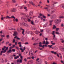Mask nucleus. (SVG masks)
I'll use <instances>...</instances> for the list:
<instances>
[{"label": "nucleus", "instance_id": "nucleus-1", "mask_svg": "<svg viewBox=\"0 0 64 64\" xmlns=\"http://www.w3.org/2000/svg\"><path fill=\"white\" fill-rule=\"evenodd\" d=\"M13 18V19H15V17H14V16H12L11 17H10L9 16H6V17H2L1 18V20H4V19H5V18H6V19H8V18Z\"/></svg>", "mask_w": 64, "mask_h": 64}, {"label": "nucleus", "instance_id": "nucleus-2", "mask_svg": "<svg viewBox=\"0 0 64 64\" xmlns=\"http://www.w3.org/2000/svg\"><path fill=\"white\" fill-rule=\"evenodd\" d=\"M20 58L21 60H17V62H19L20 63H22V58H23V56H20Z\"/></svg>", "mask_w": 64, "mask_h": 64}, {"label": "nucleus", "instance_id": "nucleus-3", "mask_svg": "<svg viewBox=\"0 0 64 64\" xmlns=\"http://www.w3.org/2000/svg\"><path fill=\"white\" fill-rule=\"evenodd\" d=\"M58 2H53V4L52 5V6L51 7H50V8L52 9H53V8H54V4H57V3H58Z\"/></svg>", "mask_w": 64, "mask_h": 64}, {"label": "nucleus", "instance_id": "nucleus-4", "mask_svg": "<svg viewBox=\"0 0 64 64\" xmlns=\"http://www.w3.org/2000/svg\"><path fill=\"white\" fill-rule=\"evenodd\" d=\"M61 20L60 19H58L54 21V22L55 23H56L57 22L60 23V22H61Z\"/></svg>", "mask_w": 64, "mask_h": 64}, {"label": "nucleus", "instance_id": "nucleus-5", "mask_svg": "<svg viewBox=\"0 0 64 64\" xmlns=\"http://www.w3.org/2000/svg\"><path fill=\"white\" fill-rule=\"evenodd\" d=\"M49 44V42L48 41H46V42L45 40L43 42V44H46V45H48Z\"/></svg>", "mask_w": 64, "mask_h": 64}, {"label": "nucleus", "instance_id": "nucleus-6", "mask_svg": "<svg viewBox=\"0 0 64 64\" xmlns=\"http://www.w3.org/2000/svg\"><path fill=\"white\" fill-rule=\"evenodd\" d=\"M39 44H40V45H39V47H42L43 48H44V45L42 46L41 44V42H40L39 43Z\"/></svg>", "mask_w": 64, "mask_h": 64}, {"label": "nucleus", "instance_id": "nucleus-7", "mask_svg": "<svg viewBox=\"0 0 64 64\" xmlns=\"http://www.w3.org/2000/svg\"><path fill=\"white\" fill-rule=\"evenodd\" d=\"M21 14L22 15H24V16H29L28 14H26L23 13H22Z\"/></svg>", "mask_w": 64, "mask_h": 64}, {"label": "nucleus", "instance_id": "nucleus-8", "mask_svg": "<svg viewBox=\"0 0 64 64\" xmlns=\"http://www.w3.org/2000/svg\"><path fill=\"white\" fill-rule=\"evenodd\" d=\"M29 3L31 4H32L33 6H35V4L34 3H33L32 1H30L29 2Z\"/></svg>", "mask_w": 64, "mask_h": 64}, {"label": "nucleus", "instance_id": "nucleus-9", "mask_svg": "<svg viewBox=\"0 0 64 64\" xmlns=\"http://www.w3.org/2000/svg\"><path fill=\"white\" fill-rule=\"evenodd\" d=\"M18 35V33L17 32H15L14 33V34H13V36H16V35Z\"/></svg>", "mask_w": 64, "mask_h": 64}, {"label": "nucleus", "instance_id": "nucleus-10", "mask_svg": "<svg viewBox=\"0 0 64 64\" xmlns=\"http://www.w3.org/2000/svg\"><path fill=\"white\" fill-rule=\"evenodd\" d=\"M30 16H33V12L32 11H30L29 14Z\"/></svg>", "mask_w": 64, "mask_h": 64}, {"label": "nucleus", "instance_id": "nucleus-11", "mask_svg": "<svg viewBox=\"0 0 64 64\" xmlns=\"http://www.w3.org/2000/svg\"><path fill=\"white\" fill-rule=\"evenodd\" d=\"M11 12H16V9L15 8H14L11 10Z\"/></svg>", "mask_w": 64, "mask_h": 64}, {"label": "nucleus", "instance_id": "nucleus-12", "mask_svg": "<svg viewBox=\"0 0 64 64\" xmlns=\"http://www.w3.org/2000/svg\"><path fill=\"white\" fill-rule=\"evenodd\" d=\"M51 53L52 54H54V55H56V54H57V52H55L53 51H51Z\"/></svg>", "mask_w": 64, "mask_h": 64}, {"label": "nucleus", "instance_id": "nucleus-13", "mask_svg": "<svg viewBox=\"0 0 64 64\" xmlns=\"http://www.w3.org/2000/svg\"><path fill=\"white\" fill-rule=\"evenodd\" d=\"M19 58V56H16L14 58V59H17Z\"/></svg>", "mask_w": 64, "mask_h": 64}, {"label": "nucleus", "instance_id": "nucleus-14", "mask_svg": "<svg viewBox=\"0 0 64 64\" xmlns=\"http://www.w3.org/2000/svg\"><path fill=\"white\" fill-rule=\"evenodd\" d=\"M18 8L19 9H22V8H23V7H22V6H18Z\"/></svg>", "mask_w": 64, "mask_h": 64}, {"label": "nucleus", "instance_id": "nucleus-15", "mask_svg": "<svg viewBox=\"0 0 64 64\" xmlns=\"http://www.w3.org/2000/svg\"><path fill=\"white\" fill-rule=\"evenodd\" d=\"M48 59H50V60H52V56H50L49 58H48Z\"/></svg>", "mask_w": 64, "mask_h": 64}, {"label": "nucleus", "instance_id": "nucleus-16", "mask_svg": "<svg viewBox=\"0 0 64 64\" xmlns=\"http://www.w3.org/2000/svg\"><path fill=\"white\" fill-rule=\"evenodd\" d=\"M20 50H21L22 51V52H24V50L23 49V48H20Z\"/></svg>", "mask_w": 64, "mask_h": 64}, {"label": "nucleus", "instance_id": "nucleus-17", "mask_svg": "<svg viewBox=\"0 0 64 64\" xmlns=\"http://www.w3.org/2000/svg\"><path fill=\"white\" fill-rule=\"evenodd\" d=\"M12 52L11 49H10L8 51V53H11Z\"/></svg>", "mask_w": 64, "mask_h": 64}, {"label": "nucleus", "instance_id": "nucleus-18", "mask_svg": "<svg viewBox=\"0 0 64 64\" xmlns=\"http://www.w3.org/2000/svg\"><path fill=\"white\" fill-rule=\"evenodd\" d=\"M39 15L40 16H45L43 14H40Z\"/></svg>", "mask_w": 64, "mask_h": 64}, {"label": "nucleus", "instance_id": "nucleus-19", "mask_svg": "<svg viewBox=\"0 0 64 64\" xmlns=\"http://www.w3.org/2000/svg\"><path fill=\"white\" fill-rule=\"evenodd\" d=\"M48 46L50 47V48H52V46H53V45H48Z\"/></svg>", "mask_w": 64, "mask_h": 64}, {"label": "nucleus", "instance_id": "nucleus-20", "mask_svg": "<svg viewBox=\"0 0 64 64\" xmlns=\"http://www.w3.org/2000/svg\"><path fill=\"white\" fill-rule=\"evenodd\" d=\"M0 36L1 37H5V36L4 35H0Z\"/></svg>", "mask_w": 64, "mask_h": 64}, {"label": "nucleus", "instance_id": "nucleus-21", "mask_svg": "<svg viewBox=\"0 0 64 64\" xmlns=\"http://www.w3.org/2000/svg\"><path fill=\"white\" fill-rule=\"evenodd\" d=\"M23 31L22 32V34H23V35L24 36V35H25V34H24V32H25V31L24 30H22Z\"/></svg>", "mask_w": 64, "mask_h": 64}, {"label": "nucleus", "instance_id": "nucleus-22", "mask_svg": "<svg viewBox=\"0 0 64 64\" xmlns=\"http://www.w3.org/2000/svg\"><path fill=\"white\" fill-rule=\"evenodd\" d=\"M26 27H29V25L28 24H26Z\"/></svg>", "mask_w": 64, "mask_h": 64}, {"label": "nucleus", "instance_id": "nucleus-23", "mask_svg": "<svg viewBox=\"0 0 64 64\" xmlns=\"http://www.w3.org/2000/svg\"><path fill=\"white\" fill-rule=\"evenodd\" d=\"M56 34H57L58 35V34H60L58 32H56Z\"/></svg>", "mask_w": 64, "mask_h": 64}, {"label": "nucleus", "instance_id": "nucleus-24", "mask_svg": "<svg viewBox=\"0 0 64 64\" xmlns=\"http://www.w3.org/2000/svg\"><path fill=\"white\" fill-rule=\"evenodd\" d=\"M27 21H28V22H30V21H31V20H30V19L29 18H28V19L27 20Z\"/></svg>", "mask_w": 64, "mask_h": 64}, {"label": "nucleus", "instance_id": "nucleus-25", "mask_svg": "<svg viewBox=\"0 0 64 64\" xmlns=\"http://www.w3.org/2000/svg\"><path fill=\"white\" fill-rule=\"evenodd\" d=\"M56 28V26H55V25H54V27L53 28V29H55Z\"/></svg>", "mask_w": 64, "mask_h": 64}, {"label": "nucleus", "instance_id": "nucleus-26", "mask_svg": "<svg viewBox=\"0 0 64 64\" xmlns=\"http://www.w3.org/2000/svg\"><path fill=\"white\" fill-rule=\"evenodd\" d=\"M61 6H62V8L64 9V4H62L61 5Z\"/></svg>", "mask_w": 64, "mask_h": 64}, {"label": "nucleus", "instance_id": "nucleus-27", "mask_svg": "<svg viewBox=\"0 0 64 64\" xmlns=\"http://www.w3.org/2000/svg\"><path fill=\"white\" fill-rule=\"evenodd\" d=\"M60 14L61 15H63L64 14V12H61Z\"/></svg>", "mask_w": 64, "mask_h": 64}, {"label": "nucleus", "instance_id": "nucleus-28", "mask_svg": "<svg viewBox=\"0 0 64 64\" xmlns=\"http://www.w3.org/2000/svg\"><path fill=\"white\" fill-rule=\"evenodd\" d=\"M44 9H47V11H48V8L46 7V8H44Z\"/></svg>", "mask_w": 64, "mask_h": 64}, {"label": "nucleus", "instance_id": "nucleus-29", "mask_svg": "<svg viewBox=\"0 0 64 64\" xmlns=\"http://www.w3.org/2000/svg\"><path fill=\"white\" fill-rule=\"evenodd\" d=\"M38 22H39L38 20H36L35 21V23H38Z\"/></svg>", "mask_w": 64, "mask_h": 64}, {"label": "nucleus", "instance_id": "nucleus-30", "mask_svg": "<svg viewBox=\"0 0 64 64\" xmlns=\"http://www.w3.org/2000/svg\"><path fill=\"white\" fill-rule=\"evenodd\" d=\"M56 54L57 56L58 57V58H60V56H59V54H57L56 53Z\"/></svg>", "mask_w": 64, "mask_h": 64}, {"label": "nucleus", "instance_id": "nucleus-31", "mask_svg": "<svg viewBox=\"0 0 64 64\" xmlns=\"http://www.w3.org/2000/svg\"><path fill=\"white\" fill-rule=\"evenodd\" d=\"M27 53H28V52H24V55H26V54H27Z\"/></svg>", "mask_w": 64, "mask_h": 64}, {"label": "nucleus", "instance_id": "nucleus-32", "mask_svg": "<svg viewBox=\"0 0 64 64\" xmlns=\"http://www.w3.org/2000/svg\"><path fill=\"white\" fill-rule=\"evenodd\" d=\"M55 34V32L54 31H53L52 32V35H54Z\"/></svg>", "mask_w": 64, "mask_h": 64}, {"label": "nucleus", "instance_id": "nucleus-33", "mask_svg": "<svg viewBox=\"0 0 64 64\" xmlns=\"http://www.w3.org/2000/svg\"><path fill=\"white\" fill-rule=\"evenodd\" d=\"M28 44V42H25L24 44H25V45H27V44Z\"/></svg>", "mask_w": 64, "mask_h": 64}, {"label": "nucleus", "instance_id": "nucleus-34", "mask_svg": "<svg viewBox=\"0 0 64 64\" xmlns=\"http://www.w3.org/2000/svg\"><path fill=\"white\" fill-rule=\"evenodd\" d=\"M24 9L25 10H26V11L27 10V8L25 6L24 7Z\"/></svg>", "mask_w": 64, "mask_h": 64}, {"label": "nucleus", "instance_id": "nucleus-35", "mask_svg": "<svg viewBox=\"0 0 64 64\" xmlns=\"http://www.w3.org/2000/svg\"><path fill=\"white\" fill-rule=\"evenodd\" d=\"M26 24L24 22L23 23V24L24 25V26H26Z\"/></svg>", "mask_w": 64, "mask_h": 64}, {"label": "nucleus", "instance_id": "nucleus-36", "mask_svg": "<svg viewBox=\"0 0 64 64\" xmlns=\"http://www.w3.org/2000/svg\"><path fill=\"white\" fill-rule=\"evenodd\" d=\"M1 54H0V55H2V53H3V51H1Z\"/></svg>", "mask_w": 64, "mask_h": 64}, {"label": "nucleus", "instance_id": "nucleus-37", "mask_svg": "<svg viewBox=\"0 0 64 64\" xmlns=\"http://www.w3.org/2000/svg\"><path fill=\"white\" fill-rule=\"evenodd\" d=\"M2 63H4V61L3 60V59L2 58Z\"/></svg>", "mask_w": 64, "mask_h": 64}, {"label": "nucleus", "instance_id": "nucleus-38", "mask_svg": "<svg viewBox=\"0 0 64 64\" xmlns=\"http://www.w3.org/2000/svg\"><path fill=\"white\" fill-rule=\"evenodd\" d=\"M60 18H64V16H60Z\"/></svg>", "mask_w": 64, "mask_h": 64}, {"label": "nucleus", "instance_id": "nucleus-39", "mask_svg": "<svg viewBox=\"0 0 64 64\" xmlns=\"http://www.w3.org/2000/svg\"><path fill=\"white\" fill-rule=\"evenodd\" d=\"M20 48H23V46H22V45L21 44H20Z\"/></svg>", "mask_w": 64, "mask_h": 64}, {"label": "nucleus", "instance_id": "nucleus-40", "mask_svg": "<svg viewBox=\"0 0 64 64\" xmlns=\"http://www.w3.org/2000/svg\"><path fill=\"white\" fill-rule=\"evenodd\" d=\"M12 52H15V50L14 49H13L12 50Z\"/></svg>", "mask_w": 64, "mask_h": 64}, {"label": "nucleus", "instance_id": "nucleus-41", "mask_svg": "<svg viewBox=\"0 0 64 64\" xmlns=\"http://www.w3.org/2000/svg\"><path fill=\"white\" fill-rule=\"evenodd\" d=\"M15 2H16V1H15V0H12V2L13 3H15Z\"/></svg>", "mask_w": 64, "mask_h": 64}, {"label": "nucleus", "instance_id": "nucleus-42", "mask_svg": "<svg viewBox=\"0 0 64 64\" xmlns=\"http://www.w3.org/2000/svg\"><path fill=\"white\" fill-rule=\"evenodd\" d=\"M24 60L25 62H27V59L26 58H24Z\"/></svg>", "mask_w": 64, "mask_h": 64}, {"label": "nucleus", "instance_id": "nucleus-43", "mask_svg": "<svg viewBox=\"0 0 64 64\" xmlns=\"http://www.w3.org/2000/svg\"><path fill=\"white\" fill-rule=\"evenodd\" d=\"M15 39H13V43H15Z\"/></svg>", "mask_w": 64, "mask_h": 64}, {"label": "nucleus", "instance_id": "nucleus-44", "mask_svg": "<svg viewBox=\"0 0 64 64\" xmlns=\"http://www.w3.org/2000/svg\"><path fill=\"white\" fill-rule=\"evenodd\" d=\"M58 30H59V28H56V31H58Z\"/></svg>", "mask_w": 64, "mask_h": 64}, {"label": "nucleus", "instance_id": "nucleus-45", "mask_svg": "<svg viewBox=\"0 0 64 64\" xmlns=\"http://www.w3.org/2000/svg\"><path fill=\"white\" fill-rule=\"evenodd\" d=\"M31 59V58L30 57H28L27 59Z\"/></svg>", "mask_w": 64, "mask_h": 64}, {"label": "nucleus", "instance_id": "nucleus-46", "mask_svg": "<svg viewBox=\"0 0 64 64\" xmlns=\"http://www.w3.org/2000/svg\"><path fill=\"white\" fill-rule=\"evenodd\" d=\"M54 12H55V10H54V11H52L51 12V13H53Z\"/></svg>", "mask_w": 64, "mask_h": 64}, {"label": "nucleus", "instance_id": "nucleus-47", "mask_svg": "<svg viewBox=\"0 0 64 64\" xmlns=\"http://www.w3.org/2000/svg\"><path fill=\"white\" fill-rule=\"evenodd\" d=\"M12 45V44H8V46H11Z\"/></svg>", "mask_w": 64, "mask_h": 64}, {"label": "nucleus", "instance_id": "nucleus-48", "mask_svg": "<svg viewBox=\"0 0 64 64\" xmlns=\"http://www.w3.org/2000/svg\"><path fill=\"white\" fill-rule=\"evenodd\" d=\"M20 30H22V31H23L24 30V29H23V28H21L20 29Z\"/></svg>", "mask_w": 64, "mask_h": 64}, {"label": "nucleus", "instance_id": "nucleus-49", "mask_svg": "<svg viewBox=\"0 0 64 64\" xmlns=\"http://www.w3.org/2000/svg\"><path fill=\"white\" fill-rule=\"evenodd\" d=\"M46 6H47V7H50V6L49 5L46 4Z\"/></svg>", "mask_w": 64, "mask_h": 64}, {"label": "nucleus", "instance_id": "nucleus-50", "mask_svg": "<svg viewBox=\"0 0 64 64\" xmlns=\"http://www.w3.org/2000/svg\"><path fill=\"white\" fill-rule=\"evenodd\" d=\"M17 30L18 31H20V29L19 28H18L17 29Z\"/></svg>", "mask_w": 64, "mask_h": 64}, {"label": "nucleus", "instance_id": "nucleus-51", "mask_svg": "<svg viewBox=\"0 0 64 64\" xmlns=\"http://www.w3.org/2000/svg\"><path fill=\"white\" fill-rule=\"evenodd\" d=\"M31 24L32 25H33V24H34V23H33V22L32 21L31 22Z\"/></svg>", "mask_w": 64, "mask_h": 64}, {"label": "nucleus", "instance_id": "nucleus-52", "mask_svg": "<svg viewBox=\"0 0 64 64\" xmlns=\"http://www.w3.org/2000/svg\"><path fill=\"white\" fill-rule=\"evenodd\" d=\"M40 31V32H43L44 31L43 30H41Z\"/></svg>", "mask_w": 64, "mask_h": 64}, {"label": "nucleus", "instance_id": "nucleus-53", "mask_svg": "<svg viewBox=\"0 0 64 64\" xmlns=\"http://www.w3.org/2000/svg\"><path fill=\"white\" fill-rule=\"evenodd\" d=\"M21 44V43L20 42H19L18 43V44H19V45H20Z\"/></svg>", "mask_w": 64, "mask_h": 64}, {"label": "nucleus", "instance_id": "nucleus-54", "mask_svg": "<svg viewBox=\"0 0 64 64\" xmlns=\"http://www.w3.org/2000/svg\"><path fill=\"white\" fill-rule=\"evenodd\" d=\"M6 50H4V52H3V53H5V52H6Z\"/></svg>", "mask_w": 64, "mask_h": 64}, {"label": "nucleus", "instance_id": "nucleus-55", "mask_svg": "<svg viewBox=\"0 0 64 64\" xmlns=\"http://www.w3.org/2000/svg\"><path fill=\"white\" fill-rule=\"evenodd\" d=\"M16 49H17L18 50L19 49V48H18V47L17 46H16Z\"/></svg>", "mask_w": 64, "mask_h": 64}, {"label": "nucleus", "instance_id": "nucleus-56", "mask_svg": "<svg viewBox=\"0 0 64 64\" xmlns=\"http://www.w3.org/2000/svg\"><path fill=\"white\" fill-rule=\"evenodd\" d=\"M55 43H52V45H55Z\"/></svg>", "mask_w": 64, "mask_h": 64}, {"label": "nucleus", "instance_id": "nucleus-57", "mask_svg": "<svg viewBox=\"0 0 64 64\" xmlns=\"http://www.w3.org/2000/svg\"><path fill=\"white\" fill-rule=\"evenodd\" d=\"M6 37L7 38H9V35L7 36Z\"/></svg>", "mask_w": 64, "mask_h": 64}, {"label": "nucleus", "instance_id": "nucleus-58", "mask_svg": "<svg viewBox=\"0 0 64 64\" xmlns=\"http://www.w3.org/2000/svg\"><path fill=\"white\" fill-rule=\"evenodd\" d=\"M12 48H13V47H12H12L10 48V49H12Z\"/></svg>", "mask_w": 64, "mask_h": 64}, {"label": "nucleus", "instance_id": "nucleus-59", "mask_svg": "<svg viewBox=\"0 0 64 64\" xmlns=\"http://www.w3.org/2000/svg\"><path fill=\"white\" fill-rule=\"evenodd\" d=\"M24 50H25V49H26V48L25 47H24Z\"/></svg>", "mask_w": 64, "mask_h": 64}, {"label": "nucleus", "instance_id": "nucleus-60", "mask_svg": "<svg viewBox=\"0 0 64 64\" xmlns=\"http://www.w3.org/2000/svg\"><path fill=\"white\" fill-rule=\"evenodd\" d=\"M17 36H15L14 37V38H17Z\"/></svg>", "mask_w": 64, "mask_h": 64}, {"label": "nucleus", "instance_id": "nucleus-61", "mask_svg": "<svg viewBox=\"0 0 64 64\" xmlns=\"http://www.w3.org/2000/svg\"><path fill=\"white\" fill-rule=\"evenodd\" d=\"M53 22V20H50V23H52Z\"/></svg>", "mask_w": 64, "mask_h": 64}, {"label": "nucleus", "instance_id": "nucleus-62", "mask_svg": "<svg viewBox=\"0 0 64 64\" xmlns=\"http://www.w3.org/2000/svg\"><path fill=\"white\" fill-rule=\"evenodd\" d=\"M16 22H17V21H18V19H16Z\"/></svg>", "mask_w": 64, "mask_h": 64}, {"label": "nucleus", "instance_id": "nucleus-63", "mask_svg": "<svg viewBox=\"0 0 64 64\" xmlns=\"http://www.w3.org/2000/svg\"><path fill=\"white\" fill-rule=\"evenodd\" d=\"M19 56H21V54H19Z\"/></svg>", "mask_w": 64, "mask_h": 64}, {"label": "nucleus", "instance_id": "nucleus-64", "mask_svg": "<svg viewBox=\"0 0 64 64\" xmlns=\"http://www.w3.org/2000/svg\"><path fill=\"white\" fill-rule=\"evenodd\" d=\"M47 2L48 3H49V0H47Z\"/></svg>", "mask_w": 64, "mask_h": 64}]
</instances>
